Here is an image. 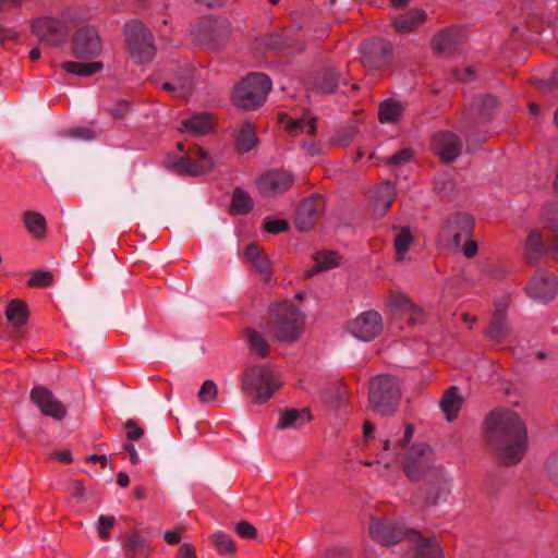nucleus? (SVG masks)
I'll return each mask as SVG.
<instances>
[{
  "instance_id": "obj_33",
  "label": "nucleus",
  "mask_w": 558,
  "mask_h": 558,
  "mask_svg": "<svg viewBox=\"0 0 558 558\" xmlns=\"http://www.w3.org/2000/svg\"><path fill=\"white\" fill-rule=\"evenodd\" d=\"M543 222L553 234V244L549 253L558 259V204H548L543 211Z\"/></svg>"
},
{
  "instance_id": "obj_21",
  "label": "nucleus",
  "mask_w": 558,
  "mask_h": 558,
  "mask_svg": "<svg viewBox=\"0 0 558 558\" xmlns=\"http://www.w3.org/2000/svg\"><path fill=\"white\" fill-rule=\"evenodd\" d=\"M390 303L396 310L395 320L400 319L407 322L410 327H416L424 322V313L422 308L412 303L403 294H393Z\"/></svg>"
},
{
  "instance_id": "obj_16",
  "label": "nucleus",
  "mask_w": 558,
  "mask_h": 558,
  "mask_svg": "<svg viewBox=\"0 0 558 558\" xmlns=\"http://www.w3.org/2000/svg\"><path fill=\"white\" fill-rule=\"evenodd\" d=\"M383 330V319L378 312L367 311L360 314L349 325V331L361 341H371Z\"/></svg>"
},
{
  "instance_id": "obj_11",
  "label": "nucleus",
  "mask_w": 558,
  "mask_h": 558,
  "mask_svg": "<svg viewBox=\"0 0 558 558\" xmlns=\"http://www.w3.org/2000/svg\"><path fill=\"white\" fill-rule=\"evenodd\" d=\"M393 46L384 38H371L360 46L363 65L372 70H381L390 64Z\"/></svg>"
},
{
  "instance_id": "obj_38",
  "label": "nucleus",
  "mask_w": 558,
  "mask_h": 558,
  "mask_svg": "<svg viewBox=\"0 0 558 558\" xmlns=\"http://www.w3.org/2000/svg\"><path fill=\"white\" fill-rule=\"evenodd\" d=\"M182 124L193 135H204L213 128L210 116L205 113H198L185 119Z\"/></svg>"
},
{
  "instance_id": "obj_13",
  "label": "nucleus",
  "mask_w": 558,
  "mask_h": 558,
  "mask_svg": "<svg viewBox=\"0 0 558 558\" xmlns=\"http://www.w3.org/2000/svg\"><path fill=\"white\" fill-rule=\"evenodd\" d=\"M229 36V22L225 19L206 17L197 26L196 38L211 50L221 48Z\"/></svg>"
},
{
  "instance_id": "obj_50",
  "label": "nucleus",
  "mask_w": 558,
  "mask_h": 558,
  "mask_svg": "<svg viewBox=\"0 0 558 558\" xmlns=\"http://www.w3.org/2000/svg\"><path fill=\"white\" fill-rule=\"evenodd\" d=\"M218 388L213 380H205L198 391V400L201 403H209L217 397Z\"/></svg>"
},
{
  "instance_id": "obj_27",
  "label": "nucleus",
  "mask_w": 558,
  "mask_h": 558,
  "mask_svg": "<svg viewBox=\"0 0 558 558\" xmlns=\"http://www.w3.org/2000/svg\"><path fill=\"white\" fill-rule=\"evenodd\" d=\"M498 101L494 96H478L471 106V119L474 124L484 123L492 119L493 111L497 108Z\"/></svg>"
},
{
  "instance_id": "obj_40",
  "label": "nucleus",
  "mask_w": 558,
  "mask_h": 558,
  "mask_svg": "<svg viewBox=\"0 0 558 558\" xmlns=\"http://www.w3.org/2000/svg\"><path fill=\"white\" fill-rule=\"evenodd\" d=\"M255 130L250 123H243L236 135V147L240 153H247L256 145Z\"/></svg>"
},
{
  "instance_id": "obj_23",
  "label": "nucleus",
  "mask_w": 558,
  "mask_h": 558,
  "mask_svg": "<svg viewBox=\"0 0 558 558\" xmlns=\"http://www.w3.org/2000/svg\"><path fill=\"white\" fill-rule=\"evenodd\" d=\"M396 197V189L390 181L376 185L369 192L371 209L375 218L384 217Z\"/></svg>"
},
{
  "instance_id": "obj_42",
  "label": "nucleus",
  "mask_w": 558,
  "mask_h": 558,
  "mask_svg": "<svg viewBox=\"0 0 558 558\" xmlns=\"http://www.w3.org/2000/svg\"><path fill=\"white\" fill-rule=\"evenodd\" d=\"M338 265V255L335 252H319L315 256V266L306 271L307 277H312L318 271L328 270Z\"/></svg>"
},
{
  "instance_id": "obj_22",
  "label": "nucleus",
  "mask_w": 558,
  "mask_h": 558,
  "mask_svg": "<svg viewBox=\"0 0 558 558\" xmlns=\"http://www.w3.org/2000/svg\"><path fill=\"white\" fill-rule=\"evenodd\" d=\"M193 68L190 64L180 66L170 77L162 83L161 88L174 97L185 98L193 88Z\"/></svg>"
},
{
  "instance_id": "obj_2",
  "label": "nucleus",
  "mask_w": 558,
  "mask_h": 558,
  "mask_svg": "<svg viewBox=\"0 0 558 558\" xmlns=\"http://www.w3.org/2000/svg\"><path fill=\"white\" fill-rule=\"evenodd\" d=\"M433 452L426 444H415L405 456L404 473L411 481L425 478L424 502L428 506L448 500L451 488L447 474L432 463Z\"/></svg>"
},
{
  "instance_id": "obj_62",
  "label": "nucleus",
  "mask_w": 558,
  "mask_h": 558,
  "mask_svg": "<svg viewBox=\"0 0 558 558\" xmlns=\"http://www.w3.org/2000/svg\"><path fill=\"white\" fill-rule=\"evenodd\" d=\"M175 558H197L195 548L191 544H183L178 549Z\"/></svg>"
},
{
  "instance_id": "obj_17",
  "label": "nucleus",
  "mask_w": 558,
  "mask_h": 558,
  "mask_svg": "<svg viewBox=\"0 0 558 558\" xmlns=\"http://www.w3.org/2000/svg\"><path fill=\"white\" fill-rule=\"evenodd\" d=\"M100 52V39L95 28L80 27L73 37V53L81 59H88Z\"/></svg>"
},
{
  "instance_id": "obj_3",
  "label": "nucleus",
  "mask_w": 558,
  "mask_h": 558,
  "mask_svg": "<svg viewBox=\"0 0 558 558\" xmlns=\"http://www.w3.org/2000/svg\"><path fill=\"white\" fill-rule=\"evenodd\" d=\"M373 539L385 546H391L403 538L411 539L415 545L413 558H442L439 545L429 538H424L417 531L405 529L402 523L387 520H373L369 525Z\"/></svg>"
},
{
  "instance_id": "obj_4",
  "label": "nucleus",
  "mask_w": 558,
  "mask_h": 558,
  "mask_svg": "<svg viewBox=\"0 0 558 558\" xmlns=\"http://www.w3.org/2000/svg\"><path fill=\"white\" fill-rule=\"evenodd\" d=\"M304 325V315L291 302L282 301L270 308L268 329L279 341H295Z\"/></svg>"
},
{
  "instance_id": "obj_58",
  "label": "nucleus",
  "mask_w": 558,
  "mask_h": 558,
  "mask_svg": "<svg viewBox=\"0 0 558 558\" xmlns=\"http://www.w3.org/2000/svg\"><path fill=\"white\" fill-rule=\"evenodd\" d=\"M107 110L118 119H122L130 110V104L128 101L121 100L113 104L111 107H108Z\"/></svg>"
},
{
  "instance_id": "obj_51",
  "label": "nucleus",
  "mask_w": 558,
  "mask_h": 558,
  "mask_svg": "<svg viewBox=\"0 0 558 558\" xmlns=\"http://www.w3.org/2000/svg\"><path fill=\"white\" fill-rule=\"evenodd\" d=\"M53 282V276L49 271L37 270L33 274L27 284L29 287L46 288Z\"/></svg>"
},
{
  "instance_id": "obj_30",
  "label": "nucleus",
  "mask_w": 558,
  "mask_h": 558,
  "mask_svg": "<svg viewBox=\"0 0 558 558\" xmlns=\"http://www.w3.org/2000/svg\"><path fill=\"white\" fill-rule=\"evenodd\" d=\"M245 257L248 263L258 271L265 282H269L271 276V265L268 257L263 253L259 246L251 244L245 248Z\"/></svg>"
},
{
  "instance_id": "obj_6",
  "label": "nucleus",
  "mask_w": 558,
  "mask_h": 558,
  "mask_svg": "<svg viewBox=\"0 0 558 558\" xmlns=\"http://www.w3.org/2000/svg\"><path fill=\"white\" fill-rule=\"evenodd\" d=\"M281 386L268 365L248 366L242 375V390L258 403L268 401Z\"/></svg>"
},
{
  "instance_id": "obj_19",
  "label": "nucleus",
  "mask_w": 558,
  "mask_h": 558,
  "mask_svg": "<svg viewBox=\"0 0 558 558\" xmlns=\"http://www.w3.org/2000/svg\"><path fill=\"white\" fill-rule=\"evenodd\" d=\"M526 293L538 302H548L554 299L557 290V279L544 270L535 272L526 286Z\"/></svg>"
},
{
  "instance_id": "obj_49",
  "label": "nucleus",
  "mask_w": 558,
  "mask_h": 558,
  "mask_svg": "<svg viewBox=\"0 0 558 558\" xmlns=\"http://www.w3.org/2000/svg\"><path fill=\"white\" fill-rule=\"evenodd\" d=\"M357 133V129L355 125H349L340 129L336 135H333L330 140L331 145H337L341 147L348 146Z\"/></svg>"
},
{
  "instance_id": "obj_44",
  "label": "nucleus",
  "mask_w": 558,
  "mask_h": 558,
  "mask_svg": "<svg viewBox=\"0 0 558 558\" xmlns=\"http://www.w3.org/2000/svg\"><path fill=\"white\" fill-rule=\"evenodd\" d=\"M24 223L29 233L36 238H41L46 232V219L36 211H26L24 214Z\"/></svg>"
},
{
  "instance_id": "obj_56",
  "label": "nucleus",
  "mask_w": 558,
  "mask_h": 558,
  "mask_svg": "<svg viewBox=\"0 0 558 558\" xmlns=\"http://www.w3.org/2000/svg\"><path fill=\"white\" fill-rule=\"evenodd\" d=\"M265 230L269 233H279L286 231L289 227V223L283 219H275L269 220L265 219Z\"/></svg>"
},
{
  "instance_id": "obj_20",
  "label": "nucleus",
  "mask_w": 558,
  "mask_h": 558,
  "mask_svg": "<svg viewBox=\"0 0 558 558\" xmlns=\"http://www.w3.org/2000/svg\"><path fill=\"white\" fill-rule=\"evenodd\" d=\"M432 147L444 162H451L461 154L462 142L456 134L440 131L434 135Z\"/></svg>"
},
{
  "instance_id": "obj_39",
  "label": "nucleus",
  "mask_w": 558,
  "mask_h": 558,
  "mask_svg": "<svg viewBox=\"0 0 558 558\" xmlns=\"http://www.w3.org/2000/svg\"><path fill=\"white\" fill-rule=\"evenodd\" d=\"M62 68L72 74L80 76H90L102 69V63L99 61H94L89 63L66 61L62 63Z\"/></svg>"
},
{
  "instance_id": "obj_9",
  "label": "nucleus",
  "mask_w": 558,
  "mask_h": 558,
  "mask_svg": "<svg viewBox=\"0 0 558 558\" xmlns=\"http://www.w3.org/2000/svg\"><path fill=\"white\" fill-rule=\"evenodd\" d=\"M167 167L179 174L196 177L211 170L214 161L206 150L199 146H195L183 156L169 157Z\"/></svg>"
},
{
  "instance_id": "obj_5",
  "label": "nucleus",
  "mask_w": 558,
  "mask_h": 558,
  "mask_svg": "<svg viewBox=\"0 0 558 558\" xmlns=\"http://www.w3.org/2000/svg\"><path fill=\"white\" fill-rule=\"evenodd\" d=\"M401 398V388L396 377L379 375L369 381L368 402L371 408L380 415L396 412Z\"/></svg>"
},
{
  "instance_id": "obj_25",
  "label": "nucleus",
  "mask_w": 558,
  "mask_h": 558,
  "mask_svg": "<svg viewBox=\"0 0 558 558\" xmlns=\"http://www.w3.org/2000/svg\"><path fill=\"white\" fill-rule=\"evenodd\" d=\"M464 41V32L458 27H450L434 36L433 48L439 56H449L458 50Z\"/></svg>"
},
{
  "instance_id": "obj_37",
  "label": "nucleus",
  "mask_w": 558,
  "mask_h": 558,
  "mask_svg": "<svg viewBox=\"0 0 558 558\" xmlns=\"http://www.w3.org/2000/svg\"><path fill=\"white\" fill-rule=\"evenodd\" d=\"M414 433V427L411 424L405 426L403 430V435L398 438L393 445L389 439H386L383 445V449L385 451L392 450L397 456H403V461L405 460L407 453L410 451L412 447H408Z\"/></svg>"
},
{
  "instance_id": "obj_1",
  "label": "nucleus",
  "mask_w": 558,
  "mask_h": 558,
  "mask_svg": "<svg viewBox=\"0 0 558 558\" xmlns=\"http://www.w3.org/2000/svg\"><path fill=\"white\" fill-rule=\"evenodd\" d=\"M484 440L489 451L501 463L517 464L526 450L525 424L512 410L495 409L485 418Z\"/></svg>"
},
{
  "instance_id": "obj_18",
  "label": "nucleus",
  "mask_w": 558,
  "mask_h": 558,
  "mask_svg": "<svg viewBox=\"0 0 558 558\" xmlns=\"http://www.w3.org/2000/svg\"><path fill=\"white\" fill-rule=\"evenodd\" d=\"M31 399L47 416L61 421L66 415L65 407L45 387H34L31 391Z\"/></svg>"
},
{
  "instance_id": "obj_8",
  "label": "nucleus",
  "mask_w": 558,
  "mask_h": 558,
  "mask_svg": "<svg viewBox=\"0 0 558 558\" xmlns=\"http://www.w3.org/2000/svg\"><path fill=\"white\" fill-rule=\"evenodd\" d=\"M125 41L131 57L137 63L150 61L156 52L151 33L138 21L125 24Z\"/></svg>"
},
{
  "instance_id": "obj_63",
  "label": "nucleus",
  "mask_w": 558,
  "mask_h": 558,
  "mask_svg": "<svg viewBox=\"0 0 558 558\" xmlns=\"http://www.w3.org/2000/svg\"><path fill=\"white\" fill-rule=\"evenodd\" d=\"M71 136L74 138L88 141L94 137V133L87 128H75L71 130Z\"/></svg>"
},
{
  "instance_id": "obj_29",
  "label": "nucleus",
  "mask_w": 558,
  "mask_h": 558,
  "mask_svg": "<svg viewBox=\"0 0 558 558\" xmlns=\"http://www.w3.org/2000/svg\"><path fill=\"white\" fill-rule=\"evenodd\" d=\"M426 12L414 9L393 19L392 25L396 32L403 34L415 31L426 20Z\"/></svg>"
},
{
  "instance_id": "obj_35",
  "label": "nucleus",
  "mask_w": 558,
  "mask_h": 558,
  "mask_svg": "<svg viewBox=\"0 0 558 558\" xmlns=\"http://www.w3.org/2000/svg\"><path fill=\"white\" fill-rule=\"evenodd\" d=\"M28 315V306L24 301L14 299L8 303L5 317L14 327L25 325L27 323Z\"/></svg>"
},
{
  "instance_id": "obj_61",
  "label": "nucleus",
  "mask_w": 558,
  "mask_h": 558,
  "mask_svg": "<svg viewBox=\"0 0 558 558\" xmlns=\"http://www.w3.org/2000/svg\"><path fill=\"white\" fill-rule=\"evenodd\" d=\"M454 78L462 82H470L474 76L475 72L472 66H466L463 70H454L453 71Z\"/></svg>"
},
{
  "instance_id": "obj_15",
  "label": "nucleus",
  "mask_w": 558,
  "mask_h": 558,
  "mask_svg": "<svg viewBox=\"0 0 558 558\" xmlns=\"http://www.w3.org/2000/svg\"><path fill=\"white\" fill-rule=\"evenodd\" d=\"M325 211V201L323 196L313 194L305 198L298 207L294 223L302 231L311 230L319 220Z\"/></svg>"
},
{
  "instance_id": "obj_53",
  "label": "nucleus",
  "mask_w": 558,
  "mask_h": 558,
  "mask_svg": "<svg viewBox=\"0 0 558 558\" xmlns=\"http://www.w3.org/2000/svg\"><path fill=\"white\" fill-rule=\"evenodd\" d=\"M116 522L114 517L100 515L97 523V532L101 539L108 541L110 538V531Z\"/></svg>"
},
{
  "instance_id": "obj_64",
  "label": "nucleus",
  "mask_w": 558,
  "mask_h": 558,
  "mask_svg": "<svg viewBox=\"0 0 558 558\" xmlns=\"http://www.w3.org/2000/svg\"><path fill=\"white\" fill-rule=\"evenodd\" d=\"M349 554L348 550L344 548H332L328 550L324 558H348Z\"/></svg>"
},
{
  "instance_id": "obj_12",
  "label": "nucleus",
  "mask_w": 558,
  "mask_h": 558,
  "mask_svg": "<svg viewBox=\"0 0 558 558\" xmlns=\"http://www.w3.org/2000/svg\"><path fill=\"white\" fill-rule=\"evenodd\" d=\"M32 32L41 44L57 47L66 41L70 27L62 20L45 16L33 22Z\"/></svg>"
},
{
  "instance_id": "obj_34",
  "label": "nucleus",
  "mask_w": 558,
  "mask_h": 558,
  "mask_svg": "<svg viewBox=\"0 0 558 558\" xmlns=\"http://www.w3.org/2000/svg\"><path fill=\"white\" fill-rule=\"evenodd\" d=\"M311 415L307 410L289 409L282 411L277 427L279 429L298 428L307 423Z\"/></svg>"
},
{
  "instance_id": "obj_41",
  "label": "nucleus",
  "mask_w": 558,
  "mask_h": 558,
  "mask_svg": "<svg viewBox=\"0 0 558 558\" xmlns=\"http://www.w3.org/2000/svg\"><path fill=\"white\" fill-rule=\"evenodd\" d=\"M245 336L252 351H254L260 357L267 356L269 352V343L263 333L255 329L246 328Z\"/></svg>"
},
{
  "instance_id": "obj_10",
  "label": "nucleus",
  "mask_w": 558,
  "mask_h": 558,
  "mask_svg": "<svg viewBox=\"0 0 558 558\" xmlns=\"http://www.w3.org/2000/svg\"><path fill=\"white\" fill-rule=\"evenodd\" d=\"M474 228L473 218L464 213H457L448 217L438 234L440 245L458 248L464 238L472 234Z\"/></svg>"
},
{
  "instance_id": "obj_7",
  "label": "nucleus",
  "mask_w": 558,
  "mask_h": 558,
  "mask_svg": "<svg viewBox=\"0 0 558 558\" xmlns=\"http://www.w3.org/2000/svg\"><path fill=\"white\" fill-rule=\"evenodd\" d=\"M270 88L271 81L266 74L251 73L235 86L233 102L244 110L255 109L264 104Z\"/></svg>"
},
{
  "instance_id": "obj_54",
  "label": "nucleus",
  "mask_w": 558,
  "mask_h": 558,
  "mask_svg": "<svg viewBox=\"0 0 558 558\" xmlns=\"http://www.w3.org/2000/svg\"><path fill=\"white\" fill-rule=\"evenodd\" d=\"M453 181L447 174L439 175L434 182L435 190L444 194L451 192L453 190Z\"/></svg>"
},
{
  "instance_id": "obj_59",
  "label": "nucleus",
  "mask_w": 558,
  "mask_h": 558,
  "mask_svg": "<svg viewBox=\"0 0 558 558\" xmlns=\"http://www.w3.org/2000/svg\"><path fill=\"white\" fill-rule=\"evenodd\" d=\"M412 158V151L409 148H403L393 154L388 162L393 166H401Z\"/></svg>"
},
{
  "instance_id": "obj_32",
  "label": "nucleus",
  "mask_w": 558,
  "mask_h": 558,
  "mask_svg": "<svg viewBox=\"0 0 558 558\" xmlns=\"http://www.w3.org/2000/svg\"><path fill=\"white\" fill-rule=\"evenodd\" d=\"M553 244V235L548 244L545 246L543 242L542 234L538 230H532L526 239L525 243V254L529 262L537 260L544 253H547L549 256L553 255L549 253V247Z\"/></svg>"
},
{
  "instance_id": "obj_31",
  "label": "nucleus",
  "mask_w": 558,
  "mask_h": 558,
  "mask_svg": "<svg viewBox=\"0 0 558 558\" xmlns=\"http://www.w3.org/2000/svg\"><path fill=\"white\" fill-rule=\"evenodd\" d=\"M462 402L463 399L459 395L458 387L451 386L444 392L439 407L445 413L447 421L451 422L458 416Z\"/></svg>"
},
{
  "instance_id": "obj_48",
  "label": "nucleus",
  "mask_w": 558,
  "mask_h": 558,
  "mask_svg": "<svg viewBox=\"0 0 558 558\" xmlns=\"http://www.w3.org/2000/svg\"><path fill=\"white\" fill-rule=\"evenodd\" d=\"M211 538L217 551L220 555H229L235 551V545L229 535L222 532H217L213 535Z\"/></svg>"
},
{
  "instance_id": "obj_57",
  "label": "nucleus",
  "mask_w": 558,
  "mask_h": 558,
  "mask_svg": "<svg viewBox=\"0 0 558 558\" xmlns=\"http://www.w3.org/2000/svg\"><path fill=\"white\" fill-rule=\"evenodd\" d=\"M235 531L243 538H254L257 534L256 529L247 521L236 523Z\"/></svg>"
},
{
  "instance_id": "obj_45",
  "label": "nucleus",
  "mask_w": 558,
  "mask_h": 558,
  "mask_svg": "<svg viewBox=\"0 0 558 558\" xmlns=\"http://www.w3.org/2000/svg\"><path fill=\"white\" fill-rule=\"evenodd\" d=\"M340 83L344 84L341 74L336 69L328 68L323 73L318 89L322 93H333Z\"/></svg>"
},
{
  "instance_id": "obj_28",
  "label": "nucleus",
  "mask_w": 558,
  "mask_h": 558,
  "mask_svg": "<svg viewBox=\"0 0 558 558\" xmlns=\"http://www.w3.org/2000/svg\"><path fill=\"white\" fill-rule=\"evenodd\" d=\"M280 121L284 125V129L292 136H298L302 133L314 135L316 133V118L304 116L301 118H290L287 113L280 114Z\"/></svg>"
},
{
  "instance_id": "obj_47",
  "label": "nucleus",
  "mask_w": 558,
  "mask_h": 558,
  "mask_svg": "<svg viewBox=\"0 0 558 558\" xmlns=\"http://www.w3.org/2000/svg\"><path fill=\"white\" fill-rule=\"evenodd\" d=\"M411 243L412 234L410 232V229L408 227L401 228L395 238V247L398 260L403 259L404 254L408 252Z\"/></svg>"
},
{
  "instance_id": "obj_46",
  "label": "nucleus",
  "mask_w": 558,
  "mask_h": 558,
  "mask_svg": "<svg viewBox=\"0 0 558 558\" xmlns=\"http://www.w3.org/2000/svg\"><path fill=\"white\" fill-rule=\"evenodd\" d=\"M145 546V541L137 532L125 536L123 547L126 550L128 558H135L136 554H144Z\"/></svg>"
},
{
  "instance_id": "obj_52",
  "label": "nucleus",
  "mask_w": 558,
  "mask_h": 558,
  "mask_svg": "<svg viewBox=\"0 0 558 558\" xmlns=\"http://www.w3.org/2000/svg\"><path fill=\"white\" fill-rule=\"evenodd\" d=\"M545 470L548 478L558 485V449L548 456Z\"/></svg>"
},
{
  "instance_id": "obj_14",
  "label": "nucleus",
  "mask_w": 558,
  "mask_h": 558,
  "mask_svg": "<svg viewBox=\"0 0 558 558\" xmlns=\"http://www.w3.org/2000/svg\"><path fill=\"white\" fill-rule=\"evenodd\" d=\"M294 182V175L283 169H272L264 172L257 180V189L265 197H277L287 192Z\"/></svg>"
},
{
  "instance_id": "obj_43",
  "label": "nucleus",
  "mask_w": 558,
  "mask_h": 558,
  "mask_svg": "<svg viewBox=\"0 0 558 558\" xmlns=\"http://www.w3.org/2000/svg\"><path fill=\"white\" fill-rule=\"evenodd\" d=\"M252 197L241 187H236L232 194L231 210L235 215H245L253 208Z\"/></svg>"
},
{
  "instance_id": "obj_55",
  "label": "nucleus",
  "mask_w": 558,
  "mask_h": 558,
  "mask_svg": "<svg viewBox=\"0 0 558 558\" xmlns=\"http://www.w3.org/2000/svg\"><path fill=\"white\" fill-rule=\"evenodd\" d=\"M126 437L129 440H137L144 435V429L140 427L134 420H128L124 423Z\"/></svg>"
},
{
  "instance_id": "obj_26",
  "label": "nucleus",
  "mask_w": 558,
  "mask_h": 558,
  "mask_svg": "<svg viewBox=\"0 0 558 558\" xmlns=\"http://www.w3.org/2000/svg\"><path fill=\"white\" fill-rule=\"evenodd\" d=\"M258 40L265 47L275 50H302L301 43L293 37L291 29H284L281 34L265 35Z\"/></svg>"
},
{
  "instance_id": "obj_60",
  "label": "nucleus",
  "mask_w": 558,
  "mask_h": 558,
  "mask_svg": "<svg viewBox=\"0 0 558 558\" xmlns=\"http://www.w3.org/2000/svg\"><path fill=\"white\" fill-rule=\"evenodd\" d=\"M465 242L462 246L463 254L468 258H472L477 253V243L475 240L471 239L470 236L464 238Z\"/></svg>"
},
{
  "instance_id": "obj_36",
  "label": "nucleus",
  "mask_w": 558,
  "mask_h": 558,
  "mask_svg": "<svg viewBox=\"0 0 558 558\" xmlns=\"http://www.w3.org/2000/svg\"><path fill=\"white\" fill-rule=\"evenodd\" d=\"M404 111L403 105L392 98L384 100L379 106V121L381 123H396Z\"/></svg>"
},
{
  "instance_id": "obj_24",
  "label": "nucleus",
  "mask_w": 558,
  "mask_h": 558,
  "mask_svg": "<svg viewBox=\"0 0 558 558\" xmlns=\"http://www.w3.org/2000/svg\"><path fill=\"white\" fill-rule=\"evenodd\" d=\"M511 332V326L506 317V306L498 303L493 313L486 337L496 344H502L510 340Z\"/></svg>"
}]
</instances>
